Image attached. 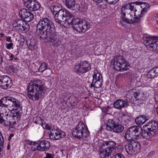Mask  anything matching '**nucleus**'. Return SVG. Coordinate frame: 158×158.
I'll use <instances>...</instances> for the list:
<instances>
[{"mask_svg": "<svg viewBox=\"0 0 158 158\" xmlns=\"http://www.w3.org/2000/svg\"><path fill=\"white\" fill-rule=\"evenodd\" d=\"M70 104L72 106H75L76 105H77V102H76L75 101H71L70 102Z\"/></svg>", "mask_w": 158, "mask_h": 158, "instance_id": "nucleus-52", "label": "nucleus"}, {"mask_svg": "<svg viewBox=\"0 0 158 158\" xmlns=\"http://www.w3.org/2000/svg\"><path fill=\"white\" fill-rule=\"evenodd\" d=\"M124 147L126 152L129 155H132L136 152H139L141 147L139 142L137 140L127 141Z\"/></svg>", "mask_w": 158, "mask_h": 158, "instance_id": "nucleus-6", "label": "nucleus"}, {"mask_svg": "<svg viewBox=\"0 0 158 158\" xmlns=\"http://www.w3.org/2000/svg\"><path fill=\"white\" fill-rule=\"evenodd\" d=\"M24 5L29 10L32 11L39 10L40 8V3L36 0H23Z\"/></svg>", "mask_w": 158, "mask_h": 158, "instance_id": "nucleus-13", "label": "nucleus"}, {"mask_svg": "<svg viewBox=\"0 0 158 158\" xmlns=\"http://www.w3.org/2000/svg\"><path fill=\"white\" fill-rule=\"evenodd\" d=\"M148 118L145 115L139 116L135 120L136 123L139 125H142L144 123Z\"/></svg>", "mask_w": 158, "mask_h": 158, "instance_id": "nucleus-30", "label": "nucleus"}, {"mask_svg": "<svg viewBox=\"0 0 158 158\" xmlns=\"http://www.w3.org/2000/svg\"><path fill=\"white\" fill-rule=\"evenodd\" d=\"M91 68V65L89 62L84 60L75 65L74 70L75 72L78 73L83 74L89 71Z\"/></svg>", "mask_w": 158, "mask_h": 158, "instance_id": "nucleus-9", "label": "nucleus"}, {"mask_svg": "<svg viewBox=\"0 0 158 158\" xmlns=\"http://www.w3.org/2000/svg\"><path fill=\"white\" fill-rule=\"evenodd\" d=\"M111 66L116 71H124L129 69V62L122 56H115L111 61Z\"/></svg>", "mask_w": 158, "mask_h": 158, "instance_id": "nucleus-3", "label": "nucleus"}, {"mask_svg": "<svg viewBox=\"0 0 158 158\" xmlns=\"http://www.w3.org/2000/svg\"><path fill=\"white\" fill-rule=\"evenodd\" d=\"M49 19L47 18H42L40 19L37 24V26L40 27V28H45Z\"/></svg>", "mask_w": 158, "mask_h": 158, "instance_id": "nucleus-34", "label": "nucleus"}, {"mask_svg": "<svg viewBox=\"0 0 158 158\" xmlns=\"http://www.w3.org/2000/svg\"><path fill=\"white\" fill-rule=\"evenodd\" d=\"M115 124L112 119H109L106 124V129L109 131H112L113 127Z\"/></svg>", "mask_w": 158, "mask_h": 158, "instance_id": "nucleus-37", "label": "nucleus"}, {"mask_svg": "<svg viewBox=\"0 0 158 158\" xmlns=\"http://www.w3.org/2000/svg\"><path fill=\"white\" fill-rule=\"evenodd\" d=\"M124 138L127 141L135 140V136L129 128L127 129L125 133Z\"/></svg>", "mask_w": 158, "mask_h": 158, "instance_id": "nucleus-31", "label": "nucleus"}, {"mask_svg": "<svg viewBox=\"0 0 158 158\" xmlns=\"http://www.w3.org/2000/svg\"><path fill=\"white\" fill-rule=\"evenodd\" d=\"M12 25L15 29L21 32L27 31L30 27L28 24L24 22L22 19L14 20L12 23Z\"/></svg>", "mask_w": 158, "mask_h": 158, "instance_id": "nucleus-11", "label": "nucleus"}, {"mask_svg": "<svg viewBox=\"0 0 158 158\" xmlns=\"http://www.w3.org/2000/svg\"><path fill=\"white\" fill-rule=\"evenodd\" d=\"M143 39L145 45L148 48H152L153 50L156 49L158 45V36L143 35Z\"/></svg>", "mask_w": 158, "mask_h": 158, "instance_id": "nucleus-7", "label": "nucleus"}, {"mask_svg": "<svg viewBox=\"0 0 158 158\" xmlns=\"http://www.w3.org/2000/svg\"><path fill=\"white\" fill-rule=\"evenodd\" d=\"M40 27L36 26V33L38 35V36L40 39L46 40L48 32V31H46V29L44 28H40Z\"/></svg>", "mask_w": 158, "mask_h": 158, "instance_id": "nucleus-25", "label": "nucleus"}, {"mask_svg": "<svg viewBox=\"0 0 158 158\" xmlns=\"http://www.w3.org/2000/svg\"><path fill=\"white\" fill-rule=\"evenodd\" d=\"M26 142H27V143L29 144H30V145H34V143H33L34 142H32L30 141H29V140H27V141Z\"/></svg>", "mask_w": 158, "mask_h": 158, "instance_id": "nucleus-54", "label": "nucleus"}, {"mask_svg": "<svg viewBox=\"0 0 158 158\" xmlns=\"http://www.w3.org/2000/svg\"><path fill=\"white\" fill-rule=\"evenodd\" d=\"M43 128L48 130H51V127L48 123H46L45 127H43Z\"/></svg>", "mask_w": 158, "mask_h": 158, "instance_id": "nucleus-47", "label": "nucleus"}, {"mask_svg": "<svg viewBox=\"0 0 158 158\" xmlns=\"http://www.w3.org/2000/svg\"><path fill=\"white\" fill-rule=\"evenodd\" d=\"M13 44L12 43H9V44H6V48L7 49H10L11 48H13Z\"/></svg>", "mask_w": 158, "mask_h": 158, "instance_id": "nucleus-48", "label": "nucleus"}, {"mask_svg": "<svg viewBox=\"0 0 158 158\" xmlns=\"http://www.w3.org/2000/svg\"><path fill=\"white\" fill-rule=\"evenodd\" d=\"M20 17L26 22H30L34 19V16L31 11L28 9H21L19 12Z\"/></svg>", "mask_w": 158, "mask_h": 158, "instance_id": "nucleus-16", "label": "nucleus"}, {"mask_svg": "<svg viewBox=\"0 0 158 158\" xmlns=\"http://www.w3.org/2000/svg\"><path fill=\"white\" fill-rule=\"evenodd\" d=\"M9 113L6 111L5 112L4 114H0V123L6 127L9 126L11 128H14V126L16 125V122H10L8 121V118L10 117Z\"/></svg>", "mask_w": 158, "mask_h": 158, "instance_id": "nucleus-15", "label": "nucleus"}, {"mask_svg": "<svg viewBox=\"0 0 158 158\" xmlns=\"http://www.w3.org/2000/svg\"><path fill=\"white\" fill-rule=\"evenodd\" d=\"M132 98L134 101H137L140 100L139 96V92L137 91L134 92L131 96Z\"/></svg>", "mask_w": 158, "mask_h": 158, "instance_id": "nucleus-41", "label": "nucleus"}, {"mask_svg": "<svg viewBox=\"0 0 158 158\" xmlns=\"http://www.w3.org/2000/svg\"><path fill=\"white\" fill-rule=\"evenodd\" d=\"M102 145L106 148L100 152V158H109L116 146V143L114 141L109 140L104 141L102 143Z\"/></svg>", "mask_w": 158, "mask_h": 158, "instance_id": "nucleus-5", "label": "nucleus"}, {"mask_svg": "<svg viewBox=\"0 0 158 158\" xmlns=\"http://www.w3.org/2000/svg\"><path fill=\"white\" fill-rule=\"evenodd\" d=\"M124 138L127 141L135 140V136L129 128L127 129L125 133Z\"/></svg>", "mask_w": 158, "mask_h": 158, "instance_id": "nucleus-32", "label": "nucleus"}, {"mask_svg": "<svg viewBox=\"0 0 158 158\" xmlns=\"http://www.w3.org/2000/svg\"><path fill=\"white\" fill-rule=\"evenodd\" d=\"M37 148H38L37 147H36V146L35 148V147H32V150L33 151H36V150H38Z\"/></svg>", "mask_w": 158, "mask_h": 158, "instance_id": "nucleus-58", "label": "nucleus"}, {"mask_svg": "<svg viewBox=\"0 0 158 158\" xmlns=\"http://www.w3.org/2000/svg\"><path fill=\"white\" fill-rule=\"evenodd\" d=\"M65 4L66 7L73 10H75L76 12H80V5L76 3L75 0H65Z\"/></svg>", "mask_w": 158, "mask_h": 158, "instance_id": "nucleus-21", "label": "nucleus"}, {"mask_svg": "<svg viewBox=\"0 0 158 158\" xmlns=\"http://www.w3.org/2000/svg\"><path fill=\"white\" fill-rule=\"evenodd\" d=\"M113 158H125L124 155L120 153H117L113 156Z\"/></svg>", "mask_w": 158, "mask_h": 158, "instance_id": "nucleus-45", "label": "nucleus"}, {"mask_svg": "<svg viewBox=\"0 0 158 158\" xmlns=\"http://www.w3.org/2000/svg\"><path fill=\"white\" fill-rule=\"evenodd\" d=\"M124 129V127L123 126L116 123L113 127L112 131L116 133H120L123 131Z\"/></svg>", "mask_w": 158, "mask_h": 158, "instance_id": "nucleus-36", "label": "nucleus"}, {"mask_svg": "<svg viewBox=\"0 0 158 158\" xmlns=\"http://www.w3.org/2000/svg\"><path fill=\"white\" fill-rule=\"evenodd\" d=\"M155 99L156 101V102L158 103V91L156 93Z\"/></svg>", "mask_w": 158, "mask_h": 158, "instance_id": "nucleus-51", "label": "nucleus"}, {"mask_svg": "<svg viewBox=\"0 0 158 158\" xmlns=\"http://www.w3.org/2000/svg\"><path fill=\"white\" fill-rule=\"evenodd\" d=\"M6 40L7 41L12 42V40L11 39V37L10 36L7 37V38L6 39Z\"/></svg>", "mask_w": 158, "mask_h": 158, "instance_id": "nucleus-53", "label": "nucleus"}, {"mask_svg": "<svg viewBox=\"0 0 158 158\" xmlns=\"http://www.w3.org/2000/svg\"><path fill=\"white\" fill-rule=\"evenodd\" d=\"M9 108L12 109L11 112L12 113H17L22 111V107L20 102L13 97H10Z\"/></svg>", "mask_w": 158, "mask_h": 158, "instance_id": "nucleus-12", "label": "nucleus"}, {"mask_svg": "<svg viewBox=\"0 0 158 158\" xmlns=\"http://www.w3.org/2000/svg\"><path fill=\"white\" fill-rule=\"evenodd\" d=\"M45 29H46V31L52 30L53 31H54V29H56L54 23L50 19H49L48 23L46 26V27Z\"/></svg>", "mask_w": 158, "mask_h": 158, "instance_id": "nucleus-38", "label": "nucleus"}, {"mask_svg": "<svg viewBox=\"0 0 158 158\" xmlns=\"http://www.w3.org/2000/svg\"><path fill=\"white\" fill-rule=\"evenodd\" d=\"M14 53L15 54V56H17L19 55V51L18 50V49H17V51H15V52H14Z\"/></svg>", "mask_w": 158, "mask_h": 158, "instance_id": "nucleus-56", "label": "nucleus"}, {"mask_svg": "<svg viewBox=\"0 0 158 158\" xmlns=\"http://www.w3.org/2000/svg\"><path fill=\"white\" fill-rule=\"evenodd\" d=\"M3 61L2 57V56L0 55V64H1Z\"/></svg>", "mask_w": 158, "mask_h": 158, "instance_id": "nucleus-59", "label": "nucleus"}, {"mask_svg": "<svg viewBox=\"0 0 158 158\" xmlns=\"http://www.w3.org/2000/svg\"><path fill=\"white\" fill-rule=\"evenodd\" d=\"M12 85V81L9 76H0V86L1 88L6 89L10 88Z\"/></svg>", "mask_w": 158, "mask_h": 158, "instance_id": "nucleus-19", "label": "nucleus"}, {"mask_svg": "<svg viewBox=\"0 0 158 158\" xmlns=\"http://www.w3.org/2000/svg\"><path fill=\"white\" fill-rule=\"evenodd\" d=\"M129 128L135 136V140H137L141 135V131L142 130L141 127L139 126H133Z\"/></svg>", "mask_w": 158, "mask_h": 158, "instance_id": "nucleus-26", "label": "nucleus"}, {"mask_svg": "<svg viewBox=\"0 0 158 158\" xmlns=\"http://www.w3.org/2000/svg\"><path fill=\"white\" fill-rule=\"evenodd\" d=\"M53 31L52 30L49 31V32H48V36L46 40L48 41L51 42L58 38V35L56 34V29H55Z\"/></svg>", "mask_w": 158, "mask_h": 158, "instance_id": "nucleus-28", "label": "nucleus"}, {"mask_svg": "<svg viewBox=\"0 0 158 158\" xmlns=\"http://www.w3.org/2000/svg\"><path fill=\"white\" fill-rule=\"evenodd\" d=\"M51 42L52 43V45L54 47H57L61 44V41L58 39V38L56 39V40L52 41Z\"/></svg>", "mask_w": 158, "mask_h": 158, "instance_id": "nucleus-42", "label": "nucleus"}, {"mask_svg": "<svg viewBox=\"0 0 158 158\" xmlns=\"http://www.w3.org/2000/svg\"><path fill=\"white\" fill-rule=\"evenodd\" d=\"M50 8L52 13L55 15L62 9L61 6L56 4L51 5Z\"/></svg>", "mask_w": 158, "mask_h": 158, "instance_id": "nucleus-35", "label": "nucleus"}, {"mask_svg": "<svg viewBox=\"0 0 158 158\" xmlns=\"http://www.w3.org/2000/svg\"><path fill=\"white\" fill-rule=\"evenodd\" d=\"M135 10V13H134V16L135 17L132 19H131L129 17V19H125V22L131 24H134L135 23H139L140 22L141 19L140 18L143 17L144 13L143 12L142 13H141L142 10H137L138 9L135 7L134 8ZM129 18V17H128Z\"/></svg>", "mask_w": 158, "mask_h": 158, "instance_id": "nucleus-17", "label": "nucleus"}, {"mask_svg": "<svg viewBox=\"0 0 158 158\" xmlns=\"http://www.w3.org/2000/svg\"><path fill=\"white\" fill-rule=\"evenodd\" d=\"M72 134L73 137L80 139L87 137L89 132L87 127L82 122H80L76 128L73 129Z\"/></svg>", "mask_w": 158, "mask_h": 158, "instance_id": "nucleus-4", "label": "nucleus"}, {"mask_svg": "<svg viewBox=\"0 0 158 158\" xmlns=\"http://www.w3.org/2000/svg\"><path fill=\"white\" fill-rule=\"evenodd\" d=\"M14 55L13 54H11L10 56V61L13 60L14 59Z\"/></svg>", "mask_w": 158, "mask_h": 158, "instance_id": "nucleus-55", "label": "nucleus"}, {"mask_svg": "<svg viewBox=\"0 0 158 158\" xmlns=\"http://www.w3.org/2000/svg\"><path fill=\"white\" fill-rule=\"evenodd\" d=\"M34 145L37 147L38 150L44 151L48 150L50 147V143L48 141L41 140L34 142Z\"/></svg>", "mask_w": 158, "mask_h": 158, "instance_id": "nucleus-20", "label": "nucleus"}, {"mask_svg": "<svg viewBox=\"0 0 158 158\" xmlns=\"http://www.w3.org/2000/svg\"><path fill=\"white\" fill-rule=\"evenodd\" d=\"M135 5H136L135 6V8L136 9L137 8L139 10H142L141 13H142L143 12L144 13L147 12L148 9H145V4L146 3L143 2H135ZM138 9H137V10Z\"/></svg>", "mask_w": 158, "mask_h": 158, "instance_id": "nucleus-33", "label": "nucleus"}, {"mask_svg": "<svg viewBox=\"0 0 158 158\" xmlns=\"http://www.w3.org/2000/svg\"><path fill=\"white\" fill-rule=\"evenodd\" d=\"M39 121H40V120H38L37 121H35L34 122H35V123L36 124H39V123H40L39 122Z\"/></svg>", "mask_w": 158, "mask_h": 158, "instance_id": "nucleus-63", "label": "nucleus"}, {"mask_svg": "<svg viewBox=\"0 0 158 158\" xmlns=\"http://www.w3.org/2000/svg\"><path fill=\"white\" fill-rule=\"evenodd\" d=\"M157 17L156 18V23L158 24V16H157Z\"/></svg>", "mask_w": 158, "mask_h": 158, "instance_id": "nucleus-64", "label": "nucleus"}, {"mask_svg": "<svg viewBox=\"0 0 158 158\" xmlns=\"http://www.w3.org/2000/svg\"><path fill=\"white\" fill-rule=\"evenodd\" d=\"M27 44L30 50H33L37 48V42L35 38H31L27 41Z\"/></svg>", "mask_w": 158, "mask_h": 158, "instance_id": "nucleus-27", "label": "nucleus"}, {"mask_svg": "<svg viewBox=\"0 0 158 158\" xmlns=\"http://www.w3.org/2000/svg\"><path fill=\"white\" fill-rule=\"evenodd\" d=\"M95 2H97L98 3H99L100 2H101L102 1V0H93Z\"/></svg>", "mask_w": 158, "mask_h": 158, "instance_id": "nucleus-61", "label": "nucleus"}, {"mask_svg": "<svg viewBox=\"0 0 158 158\" xmlns=\"http://www.w3.org/2000/svg\"><path fill=\"white\" fill-rule=\"evenodd\" d=\"M145 9H147V8L149 7V5L146 3V4H145Z\"/></svg>", "mask_w": 158, "mask_h": 158, "instance_id": "nucleus-60", "label": "nucleus"}, {"mask_svg": "<svg viewBox=\"0 0 158 158\" xmlns=\"http://www.w3.org/2000/svg\"><path fill=\"white\" fill-rule=\"evenodd\" d=\"M53 31L52 30L49 31V32H48V36L46 40L48 41L51 42L58 38V35L56 34V29H55Z\"/></svg>", "mask_w": 158, "mask_h": 158, "instance_id": "nucleus-29", "label": "nucleus"}, {"mask_svg": "<svg viewBox=\"0 0 158 158\" xmlns=\"http://www.w3.org/2000/svg\"><path fill=\"white\" fill-rule=\"evenodd\" d=\"M39 119H40V121L41 122V123H40V124L41 125V126L43 127H44L43 126V125L45 124L46 123L44 121L42 118H39Z\"/></svg>", "mask_w": 158, "mask_h": 158, "instance_id": "nucleus-49", "label": "nucleus"}, {"mask_svg": "<svg viewBox=\"0 0 158 158\" xmlns=\"http://www.w3.org/2000/svg\"><path fill=\"white\" fill-rule=\"evenodd\" d=\"M155 154V152L154 151H152L150 152L148 155L147 156L148 157H150L153 156Z\"/></svg>", "mask_w": 158, "mask_h": 158, "instance_id": "nucleus-50", "label": "nucleus"}, {"mask_svg": "<svg viewBox=\"0 0 158 158\" xmlns=\"http://www.w3.org/2000/svg\"><path fill=\"white\" fill-rule=\"evenodd\" d=\"M103 82L102 75L98 72L93 75V80L90 84V88H99L101 87Z\"/></svg>", "mask_w": 158, "mask_h": 158, "instance_id": "nucleus-14", "label": "nucleus"}, {"mask_svg": "<svg viewBox=\"0 0 158 158\" xmlns=\"http://www.w3.org/2000/svg\"><path fill=\"white\" fill-rule=\"evenodd\" d=\"M106 2L111 5H114L118 2L119 0H105Z\"/></svg>", "mask_w": 158, "mask_h": 158, "instance_id": "nucleus-44", "label": "nucleus"}, {"mask_svg": "<svg viewBox=\"0 0 158 158\" xmlns=\"http://www.w3.org/2000/svg\"><path fill=\"white\" fill-rule=\"evenodd\" d=\"M65 135V133L60 129L57 127L56 129L51 130L49 135V137L53 140H57L62 138Z\"/></svg>", "mask_w": 158, "mask_h": 158, "instance_id": "nucleus-18", "label": "nucleus"}, {"mask_svg": "<svg viewBox=\"0 0 158 158\" xmlns=\"http://www.w3.org/2000/svg\"><path fill=\"white\" fill-rule=\"evenodd\" d=\"M145 127L147 128L148 129L153 131V132L156 133L158 129V125L157 123L155 121H151L148 123H146L144 125L143 127Z\"/></svg>", "mask_w": 158, "mask_h": 158, "instance_id": "nucleus-22", "label": "nucleus"}, {"mask_svg": "<svg viewBox=\"0 0 158 158\" xmlns=\"http://www.w3.org/2000/svg\"><path fill=\"white\" fill-rule=\"evenodd\" d=\"M14 114L13 115V118L14 119H15L17 120V122L21 118V115L20 114H22V113L21 112H19V113H14Z\"/></svg>", "mask_w": 158, "mask_h": 158, "instance_id": "nucleus-43", "label": "nucleus"}, {"mask_svg": "<svg viewBox=\"0 0 158 158\" xmlns=\"http://www.w3.org/2000/svg\"><path fill=\"white\" fill-rule=\"evenodd\" d=\"M48 69L47 64L45 62H43L40 65L39 69V71L43 73L45 70Z\"/></svg>", "mask_w": 158, "mask_h": 158, "instance_id": "nucleus-39", "label": "nucleus"}, {"mask_svg": "<svg viewBox=\"0 0 158 158\" xmlns=\"http://www.w3.org/2000/svg\"><path fill=\"white\" fill-rule=\"evenodd\" d=\"M114 108L120 110L123 108L128 106V102L120 99H117L114 102Z\"/></svg>", "mask_w": 158, "mask_h": 158, "instance_id": "nucleus-23", "label": "nucleus"}, {"mask_svg": "<svg viewBox=\"0 0 158 158\" xmlns=\"http://www.w3.org/2000/svg\"><path fill=\"white\" fill-rule=\"evenodd\" d=\"M144 129H142L141 131V135L145 139H149L152 138L156 134L155 133L153 132L150 130L147 129V128L144 127Z\"/></svg>", "mask_w": 158, "mask_h": 158, "instance_id": "nucleus-24", "label": "nucleus"}, {"mask_svg": "<svg viewBox=\"0 0 158 158\" xmlns=\"http://www.w3.org/2000/svg\"><path fill=\"white\" fill-rule=\"evenodd\" d=\"M66 24H71L74 29L79 32H85L90 27L89 23L85 19L78 18H74L72 15L70 18L65 20Z\"/></svg>", "mask_w": 158, "mask_h": 158, "instance_id": "nucleus-2", "label": "nucleus"}, {"mask_svg": "<svg viewBox=\"0 0 158 158\" xmlns=\"http://www.w3.org/2000/svg\"><path fill=\"white\" fill-rule=\"evenodd\" d=\"M72 16L70 12L65 9H62L55 15V19L56 22L58 23L62 24L61 23L64 22L66 24V19L70 18Z\"/></svg>", "mask_w": 158, "mask_h": 158, "instance_id": "nucleus-8", "label": "nucleus"}, {"mask_svg": "<svg viewBox=\"0 0 158 158\" xmlns=\"http://www.w3.org/2000/svg\"><path fill=\"white\" fill-rule=\"evenodd\" d=\"M135 2H133L126 4L123 6L121 9V16L120 18L122 21H120V23L123 25L122 22H125V19L127 18L125 17L126 14L130 15L128 12L129 11L134 10V7H135Z\"/></svg>", "mask_w": 158, "mask_h": 158, "instance_id": "nucleus-10", "label": "nucleus"}, {"mask_svg": "<svg viewBox=\"0 0 158 158\" xmlns=\"http://www.w3.org/2000/svg\"><path fill=\"white\" fill-rule=\"evenodd\" d=\"M44 85L41 81L35 79L29 83L27 88V94L28 98L33 101L38 100L44 94Z\"/></svg>", "mask_w": 158, "mask_h": 158, "instance_id": "nucleus-1", "label": "nucleus"}, {"mask_svg": "<svg viewBox=\"0 0 158 158\" xmlns=\"http://www.w3.org/2000/svg\"><path fill=\"white\" fill-rule=\"evenodd\" d=\"M154 71L151 69L147 73V76L148 78H154V77H156V74L154 73Z\"/></svg>", "mask_w": 158, "mask_h": 158, "instance_id": "nucleus-40", "label": "nucleus"}, {"mask_svg": "<svg viewBox=\"0 0 158 158\" xmlns=\"http://www.w3.org/2000/svg\"><path fill=\"white\" fill-rule=\"evenodd\" d=\"M2 137H2V135H1V133L0 132V145L1 144V143H2L1 142V138H2Z\"/></svg>", "mask_w": 158, "mask_h": 158, "instance_id": "nucleus-62", "label": "nucleus"}, {"mask_svg": "<svg viewBox=\"0 0 158 158\" xmlns=\"http://www.w3.org/2000/svg\"><path fill=\"white\" fill-rule=\"evenodd\" d=\"M152 70L154 71V73L156 74V76L157 77L158 76V66L154 68Z\"/></svg>", "mask_w": 158, "mask_h": 158, "instance_id": "nucleus-46", "label": "nucleus"}, {"mask_svg": "<svg viewBox=\"0 0 158 158\" xmlns=\"http://www.w3.org/2000/svg\"><path fill=\"white\" fill-rule=\"evenodd\" d=\"M14 134H10L8 140L10 141L11 139V137L14 136Z\"/></svg>", "mask_w": 158, "mask_h": 158, "instance_id": "nucleus-57", "label": "nucleus"}]
</instances>
